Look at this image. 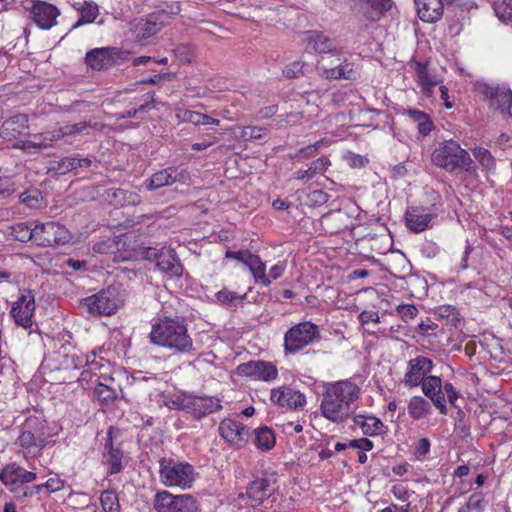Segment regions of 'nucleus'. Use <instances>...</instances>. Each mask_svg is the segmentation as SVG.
<instances>
[{
    "instance_id": "1",
    "label": "nucleus",
    "mask_w": 512,
    "mask_h": 512,
    "mask_svg": "<svg viewBox=\"0 0 512 512\" xmlns=\"http://www.w3.org/2000/svg\"><path fill=\"white\" fill-rule=\"evenodd\" d=\"M359 396L360 388L349 380L327 384L320 404L322 416L333 423L344 422L354 414Z\"/></svg>"
},
{
    "instance_id": "2",
    "label": "nucleus",
    "mask_w": 512,
    "mask_h": 512,
    "mask_svg": "<svg viewBox=\"0 0 512 512\" xmlns=\"http://www.w3.org/2000/svg\"><path fill=\"white\" fill-rule=\"evenodd\" d=\"M149 339L154 345L171 350L175 354H194L195 351L186 321L179 316L156 318Z\"/></svg>"
},
{
    "instance_id": "3",
    "label": "nucleus",
    "mask_w": 512,
    "mask_h": 512,
    "mask_svg": "<svg viewBox=\"0 0 512 512\" xmlns=\"http://www.w3.org/2000/svg\"><path fill=\"white\" fill-rule=\"evenodd\" d=\"M431 161L449 173L468 172L473 164L469 153L453 139L439 143L432 152Z\"/></svg>"
},
{
    "instance_id": "4",
    "label": "nucleus",
    "mask_w": 512,
    "mask_h": 512,
    "mask_svg": "<svg viewBox=\"0 0 512 512\" xmlns=\"http://www.w3.org/2000/svg\"><path fill=\"white\" fill-rule=\"evenodd\" d=\"M159 476L161 482L167 487L190 488L195 480L194 467L187 462H180L171 458L159 460Z\"/></svg>"
},
{
    "instance_id": "5",
    "label": "nucleus",
    "mask_w": 512,
    "mask_h": 512,
    "mask_svg": "<svg viewBox=\"0 0 512 512\" xmlns=\"http://www.w3.org/2000/svg\"><path fill=\"white\" fill-rule=\"evenodd\" d=\"M155 512H200L199 502L190 494L173 495L167 490L158 491L152 500Z\"/></svg>"
},
{
    "instance_id": "6",
    "label": "nucleus",
    "mask_w": 512,
    "mask_h": 512,
    "mask_svg": "<svg viewBox=\"0 0 512 512\" xmlns=\"http://www.w3.org/2000/svg\"><path fill=\"white\" fill-rule=\"evenodd\" d=\"M36 478V473L27 471L16 462L9 463L0 470V482L8 488L16 498L32 496V492L22 490L20 486L31 483Z\"/></svg>"
},
{
    "instance_id": "7",
    "label": "nucleus",
    "mask_w": 512,
    "mask_h": 512,
    "mask_svg": "<svg viewBox=\"0 0 512 512\" xmlns=\"http://www.w3.org/2000/svg\"><path fill=\"white\" fill-rule=\"evenodd\" d=\"M341 52L336 49L328 54L319 56L316 68L318 73L330 80L351 79L353 68L349 63H344Z\"/></svg>"
},
{
    "instance_id": "8",
    "label": "nucleus",
    "mask_w": 512,
    "mask_h": 512,
    "mask_svg": "<svg viewBox=\"0 0 512 512\" xmlns=\"http://www.w3.org/2000/svg\"><path fill=\"white\" fill-rule=\"evenodd\" d=\"M477 91L488 102L490 108L498 110L504 117L511 118L512 91L505 86H491L478 83Z\"/></svg>"
},
{
    "instance_id": "9",
    "label": "nucleus",
    "mask_w": 512,
    "mask_h": 512,
    "mask_svg": "<svg viewBox=\"0 0 512 512\" xmlns=\"http://www.w3.org/2000/svg\"><path fill=\"white\" fill-rule=\"evenodd\" d=\"M318 336L317 325L311 322H302L291 327L284 336V349L286 353L294 354L313 342Z\"/></svg>"
},
{
    "instance_id": "10",
    "label": "nucleus",
    "mask_w": 512,
    "mask_h": 512,
    "mask_svg": "<svg viewBox=\"0 0 512 512\" xmlns=\"http://www.w3.org/2000/svg\"><path fill=\"white\" fill-rule=\"evenodd\" d=\"M70 233L56 222L38 223L34 226V243L42 247H51L69 242Z\"/></svg>"
},
{
    "instance_id": "11",
    "label": "nucleus",
    "mask_w": 512,
    "mask_h": 512,
    "mask_svg": "<svg viewBox=\"0 0 512 512\" xmlns=\"http://www.w3.org/2000/svg\"><path fill=\"white\" fill-rule=\"evenodd\" d=\"M277 489L276 475L263 473L261 476L254 477L249 483L246 493H240L239 498L247 497L253 506H259L273 495Z\"/></svg>"
},
{
    "instance_id": "12",
    "label": "nucleus",
    "mask_w": 512,
    "mask_h": 512,
    "mask_svg": "<svg viewBox=\"0 0 512 512\" xmlns=\"http://www.w3.org/2000/svg\"><path fill=\"white\" fill-rule=\"evenodd\" d=\"M170 16L164 10H158L132 24L131 31L138 41L148 39L157 34L168 24Z\"/></svg>"
},
{
    "instance_id": "13",
    "label": "nucleus",
    "mask_w": 512,
    "mask_h": 512,
    "mask_svg": "<svg viewBox=\"0 0 512 512\" xmlns=\"http://www.w3.org/2000/svg\"><path fill=\"white\" fill-rule=\"evenodd\" d=\"M36 309L35 297L31 290L21 291L17 301L12 303L10 315L16 325L30 329L33 325V316Z\"/></svg>"
},
{
    "instance_id": "14",
    "label": "nucleus",
    "mask_w": 512,
    "mask_h": 512,
    "mask_svg": "<svg viewBox=\"0 0 512 512\" xmlns=\"http://www.w3.org/2000/svg\"><path fill=\"white\" fill-rule=\"evenodd\" d=\"M237 373L241 376L250 377L255 380L272 381L278 376V370L271 362L249 361L237 367Z\"/></svg>"
},
{
    "instance_id": "15",
    "label": "nucleus",
    "mask_w": 512,
    "mask_h": 512,
    "mask_svg": "<svg viewBox=\"0 0 512 512\" xmlns=\"http://www.w3.org/2000/svg\"><path fill=\"white\" fill-rule=\"evenodd\" d=\"M218 431L225 441L238 448L245 446L249 439V429L233 419L222 420Z\"/></svg>"
},
{
    "instance_id": "16",
    "label": "nucleus",
    "mask_w": 512,
    "mask_h": 512,
    "mask_svg": "<svg viewBox=\"0 0 512 512\" xmlns=\"http://www.w3.org/2000/svg\"><path fill=\"white\" fill-rule=\"evenodd\" d=\"M433 362L424 356H417L408 361V369L404 376L403 383L407 387H416L425 380L426 375L431 372Z\"/></svg>"
},
{
    "instance_id": "17",
    "label": "nucleus",
    "mask_w": 512,
    "mask_h": 512,
    "mask_svg": "<svg viewBox=\"0 0 512 512\" xmlns=\"http://www.w3.org/2000/svg\"><path fill=\"white\" fill-rule=\"evenodd\" d=\"M271 401L281 407L299 409L306 404V397L303 393L295 391L288 386L272 389Z\"/></svg>"
},
{
    "instance_id": "18",
    "label": "nucleus",
    "mask_w": 512,
    "mask_h": 512,
    "mask_svg": "<svg viewBox=\"0 0 512 512\" xmlns=\"http://www.w3.org/2000/svg\"><path fill=\"white\" fill-rule=\"evenodd\" d=\"M187 176L188 173L185 170L177 171L176 168L169 167L154 173L144 182V186L152 191L172 185L177 181H184Z\"/></svg>"
},
{
    "instance_id": "19",
    "label": "nucleus",
    "mask_w": 512,
    "mask_h": 512,
    "mask_svg": "<svg viewBox=\"0 0 512 512\" xmlns=\"http://www.w3.org/2000/svg\"><path fill=\"white\" fill-rule=\"evenodd\" d=\"M420 384L423 393L433 402L440 414L446 415L447 407L441 379L437 376H428Z\"/></svg>"
},
{
    "instance_id": "20",
    "label": "nucleus",
    "mask_w": 512,
    "mask_h": 512,
    "mask_svg": "<svg viewBox=\"0 0 512 512\" xmlns=\"http://www.w3.org/2000/svg\"><path fill=\"white\" fill-rule=\"evenodd\" d=\"M435 215L427 208L410 207L405 213V221L408 229L415 233L425 231L430 227Z\"/></svg>"
},
{
    "instance_id": "21",
    "label": "nucleus",
    "mask_w": 512,
    "mask_h": 512,
    "mask_svg": "<svg viewBox=\"0 0 512 512\" xmlns=\"http://www.w3.org/2000/svg\"><path fill=\"white\" fill-rule=\"evenodd\" d=\"M65 134L63 132V128L61 127L58 130H54L51 132H46L43 134L34 135L33 141H19L13 144L14 148L21 149L27 153L37 152L41 149L47 148L51 142L57 141L64 137Z\"/></svg>"
},
{
    "instance_id": "22",
    "label": "nucleus",
    "mask_w": 512,
    "mask_h": 512,
    "mask_svg": "<svg viewBox=\"0 0 512 512\" xmlns=\"http://www.w3.org/2000/svg\"><path fill=\"white\" fill-rule=\"evenodd\" d=\"M60 12L56 6L38 1L32 7L34 22L42 29H50L56 24V18Z\"/></svg>"
},
{
    "instance_id": "23",
    "label": "nucleus",
    "mask_w": 512,
    "mask_h": 512,
    "mask_svg": "<svg viewBox=\"0 0 512 512\" xmlns=\"http://www.w3.org/2000/svg\"><path fill=\"white\" fill-rule=\"evenodd\" d=\"M16 443L20 447L19 453L22 454L25 459L39 456L46 446L45 438L36 437L31 431H22Z\"/></svg>"
},
{
    "instance_id": "24",
    "label": "nucleus",
    "mask_w": 512,
    "mask_h": 512,
    "mask_svg": "<svg viewBox=\"0 0 512 512\" xmlns=\"http://www.w3.org/2000/svg\"><path fill=\"white\" fill-rule=\"evenodd\" d=\"M82 305L92 315H111L116 310V303L105 293H97L85 298Z\"/></svg>"
},
{
    "instance_id": "25",
    "label": "nucleus",
    "mask_w": 512,
    "mask_h": 512,
    "mask_svg": "<svg viewBox=\"0 0 512 512\" xmlns=\"http://www.w3.org/2000/svg\"><path fill=\"white\" fill-rule=\"evenodd\" d=\"M159 256L156 266L161 272L169 277H180L183 274L184 268L174 249L162 247V254Z\"/></svg>"
},
{
    "instance_id": "26",
    "label": "nucleus",
    "mask_w": 512,
    "mask_h": 512,
    "mask_svg": "<svg viewBox=\"0 0 512 512\" xmlns=\"http://www.w3.org/2000/svg\"><path fill=\"white\" fill-rule=\"evenodd\" d=\"M418 17L427 23H435L441 19L444 6L441 0H415Z\"/></svg>"
},
{
    "instance_id": "27",
    "label": "nucleus",
    "mask_w": 512,
    "mask_h": 512,
    "mask_svg": "<svg viewBox=\"0 0 512 512\" xmlns=\"http://www.w3.org/2000/svg\"><path fill=\"white\" fill-rule=\"evenodd\" d=\"M28 129V117L25 114L12 116L5 120L0 128V136L4 140H14Z\"/></svg>"
},
{
    "instance_id": "28",
    "label": "nucleus",
    "mask_w": 512,
    "mask_h": 512,
    "mask_svg": "<svg viewBox=\"0 0 512 512\" xmlns=\"http://www.w3.org/2000/svg\"><path fill=\"white\" fill-rule=\"evenodd\" d=\"M92 162L93 160L90 157H81L80 155L67 156L54 161L52 169L63 175L77 169H89Z\"/></svg>"
},
{
    "instance_id": "29",
    "label": "nucleus",
    "mask_w": 512,
    "mask_h": 512,
    "mask_svg": "<svg viewBox=\"0 0 512 512\" xmlns=\"http://www.w3.org/2000/svg\"><path fill=\"white\" fill-rule=\"evenodd\" d=\"M102 196L109 204L114 206H134L141 202V198L137 193L121 188L106 189Z\"/></svg>"
},
{
    "instance_id": "30",
    "label": "nucleus",
    "mask_w": 512,
    "mask_h": 512,
    "mask_svg": "<svg viewBox=\"0 0 512 512\" xmlns=\"http://www.w3.org/2000/svg\"><path fill=\"white\" fill-rule=\"evenodd\" d=\"M114 48H95L86 54V64L93 70H102L113 64Z\"/></svg>"
},
{
    "instance_id": "31",
    "label": "nucleus",
    "mask_w": 512,
    "mask_h": 512,
    "mask_svg": "<svg viewBox=\"0 0 512 512\" xmlns=\"http://www.w3.org/2000/svg\"><path fill=\"white\" fill-rule=\"evenodd\" d=\"M362 12L366 20H379L391 7V0H360Z\"/></svg>"
},
{
    "instance_id": "32",
    "label": "nucleus",
    "mask_w": 512,
    "mask_h": 512,
    "mask_svg": "<svg viewBox=\"0 0 512 512\" xmlns=\"http://www.w3.org/2000/svg\"><path fill=\"white\" fill-rule=\"evenodd\" d=\"M72 6L80 15L79 20L72 26V29H76L84 24L93 23L99 15V7L93 1L75 2Z\"/></svg>"
},
{
    "instance_id": "33",
    "label": "nucleus",
    "mask_w": 512,
    "mask_h": 512,
    "mask_svg": "<svg viewBox=\"0 0 512 512\" xmlns=\"http://www.w3.org/2000/svg\"><path fill=\"white\" fill-rule=\"evenodd\" d=\"M307 49L321 56L335 51L337 47L333 39H330L322 33H314L308 38Z\"/></svg>"
},
{
    "instance_id": "34",
    "label": "nucleus",
    "mask_w": 512,
    "mask_h": 512,
    "mask_svg": "<svg viewBox=\"0 0 512 512\" xmlns=\"http://www.w3.org/2000/svg\"><path fill=\"white\" fill-rule=\"evenodd\" d=\"M353 422L360 427L365 435L375 436L384 432L383 423L374 416L355 415Z\"/></svg>"
},
{
    "instance_id": "35",
    "label": "nucleus",
    "mask_w": 512,
    "mask_h": 512,
    "mask_svg": "<svg viewBox=\"0 0 512 512\" xmlns=\"http://www.w3.org/2000/svg\"><path fill=\"white\" fill-rule=\"evenodd\" d=\"M193 413L197 418L206 416L221 408L219 399L213 397H194Z\"/></svg>"
},
{
    "instance_id": "36",
    "label": "nucleus",
    "mask_w": 512,
    "mask_h": 512,
    "mask_svg": "<svg viewBox=\"0 0 512 512\" xmlns=\"http://www.w3.org/2000/svg\"><path fill=\"white\" fill-rule=\"evenodd\" d=\"M404 113L417 123V128L421 135L427 136L434 129L433 121L427 113L412 108L405 110Z\"/></svg>"
},
{
    "instance_id": "37",
    "label": "nucleus",
    "mask_w": 512,
    "mask_h": 512,
    "mask_svg": "<svg viewBox=\"0 0 512 512\" xmlns=\"http://www.w3.org/2000/svg\"><path fill=\"white\" fill-rule=\"evenodd\" d=\"M105 449L107 450V452L104 454V458L106 459V462L109 464V473H119L123 468V452L119 448L113 447L111 438H108L107 443L105 444Z\"/></svg>"
},
{
    "instance_id": "38",
    "label": "nucleus",
    "mask_w": 512,
    "mask_h": 512,
    "mask_svg": "<svg viewBox=\"0 0 512 512\" xmlns=\"http://www.w3.org/2000/svg\"><path fill=\"white\" fill-rule=\"evenodd\" d=\"M247 267L250 270L251 274L253 275L256 283L262 284L265 287L271 284V280L266 275L265 263L262 262L258 255H252L247 264Z\"/></svg>"
},
{
    "instance_id": "39",
    "label": "nucleus",
    "mask_w": 512,
    "mask_h": 512,
    "mask_svg": "<svg viewBox=\"0 0 512 512\" xmlns=\"http://www.w3.org/2000/svg\"><path fill=\"white\" fill-rule=\"evenodd\" d=\"M329 165H330V160L327 157L322 156V157L314 160L313 162H311L308 169L297 171L296 179L309 181L316 174L324 173L327 170Z\"/></svg>"
},
{
    "instance_id": "40",
    "label": "nucleus",
    "mask_w": 512,
    "mask_h": 512,
    "mask_svg": "<svg viewBox=\"0 0 512 512\" xmlns=\"http://www.w3.org/2000/svg\"><path fill=\"white\" fill-rule=\"evenodd\" d=\"M408 413L414 420H420L431 413V405L422 396H414L409 401Z\"/></svg>"
},
{
    "instance_id": "41",
    "label": "nucleus",
    "mask_w": 512,
    "mask_h": 512,
    "mask_svg": "<svg viewBox=\"0 0 512 512\" xmlns=\"http://www.w3.org/2000/svg\"><path fill=\"white\" fill-rule=\"evenodd\" d=\"M254 444L263 451L272 449L275 445V435L268 427H260L255 431Z\"/></svg>"
},
{
    "instance_id": "42",
    "label": "nucleus",
    "mask_w": 512,
    "mask_h": 512,
    "mask_svg": "<svg viewBox=\"0 0 512 512\" xmlns=\"http://www.w3.org/2000/svg\"><path fill=\"white\" fill-rule=\"evenodd\" d=\"M414 70L420 85H438L441 82L436 75L429 71L427 63L416 61L414 63Z\"/></svg>"
},
{
    "instance_id": "43",
    "label": "nucleus",
    "mask_w": 512,
    "mask_h": 512,
    "mask_svg": "<svg viewBox=\"0 0 512 512\" xmlns=\"http://www.w3.org/2000/svg\"><path fill=\"white\" fill-rule=\"evenodd\" d=\"M238 137L243 141H252L262 139L268 132L267 127L260 126H242L239 127Z\"/></svg>"
},
{
    "instance_id": "44",
    "label": "nucleus",
    "mask_w": 512,
    "mask_h": 512,
    "mask_svg": "<svg viewBox=\"0 0 512 512\" xmlns=\"http://www.w3.org/2000/svg\"><path fill=\"white\" fill-rule=\"evenodd\" d=\"M103 127H104V125L99 122L92 123L91 121H88V122L83 121V122H79V123H75V124H69L62 128H63V132H64L65 136H70V135L80 134V133L84 132L87 128H91L93 130H101Z\"/></svg>"
},
{
    "instance_id": "45",
    "label": "nucleus",
    "mask_w": 512,
    "mask_h": 512,
    "mask_svg": "<svg viewBox=\"0 0 512 512\" xmlns=\"http://www.w3.org/2000/svg\"><path fill=\"white\" fill-rule=\"evenodd\" d=\"M100 503L104 512H120L118 496L114 491H103L100 496Z\"/></svg>"
},
{
    "instance_id": "46",
    "label": "nucleus",
    "mask_w": 512,
    "mask_h": 512,
    "mask_svg": "<svg viewBox=\"0 0 512 512\" xmlns=\"http://www.w3.org/2000/svg\"><path fill=\"white\" fill-rule=\"evenodd\" d=\"M472 152L475 159L480 163V165L484 169L490 171L495 168L496 160L489 150L482 147H476L473 149Z\"/></svg>"
},
{
    "instance_id": "47",
    "label": "nucleus",
    "mask_w": 512,
    "mask_h": 512,
    "mask_svg": "<svg viewBox=\"0 0 512 512\" xmlns=\"http://www.w3.org/2000/svg\"><path fill=\"white\" fill-rule=\"evenodd\" d=\"M12 235L20 242H34V227L27 223H17L12 227Z\"/></svg>"
},
{
    "instance_id": "48",
    "label": "nucleus",
    "mask_w": 512,
    "mask_h": 512,
    "mask_svg": "<svg viewBox=\"0 0 512 512\" xmlns=\"http://www.w3.org/2000/svg\"><path fill=\"white\" fill-rule=\"evenodd\" d=\"M497 17L502 22L512 21V0H498L494 4Z\"/></svg>"
},
{
    "instance_id": "49",
    "label": "nucleus",
    "mask_w": 512,
    "mask_h": 512,
    "mask_svg": "<svg viewBox=\"0 0 512 512\" xmlns=\"http://www.w3.org/2000/svg\"><path fill=\"white\" fill-rule=\"evenodd\" d=\"M472 512H484L487 501L482 492L473 493L465 504Z\"/></svg>"
},
{
    "instance_id": "50",
    "label": "nucleus",
    "mask_w": 512,
    "mask_h": 512,
    "mask_svg": "<svg viewBox=\"0 0 512 512\" xmlns=\"http://www.w3.org/2000/svg\"><path fill=\"white\" fill-rule=\"evenodd\" d=\"M94 392L98 399L104 404H109L113 402L117 397L115 390L111 389L110 387L102 383H99L96 386Z\"/></svg>"
},
{
    "instance_id": "51",
    "label": "nucleus",
    "mask_w": 512,
    "mask_h": 512,
    "mask_svg": "<svg viewBox=\"0 0 512 512\" xmlns=\"http://www.w3.org/2000/svg\"><path fill=\"white\" fill-rule=\"evenodd\" d=\"M304 68L305 63L301 61H294L284 68L283 74L286 78H297L304 74Z\"/></svg>"
},
{
    "instance_id": "52",
    "label": "nucleus",
    "mask_w": 512,
    "mask_h": 512,
    "mask_svg": "<svg viewBox=\"0 0 512 512\" xmlns=\"http://www.w3.org/2000/svg\"><path fill=\"white\" fill-rule=\"evenodd\" d=\"M215 296H216V299L218 302H220L222 304H226V305H232L236 301L242 299L241 296L237 295L235 292L230 291L226 288L217 292Z\"/></svg>"
},
{
    "instance_id": "53",
    "label": "nucleus",
    "mask_w": 512,
    "mask_h": 512,
    "mask_svg": "<svg viewBox=\"0 0 512 512\" xmlns=\"http://www.w3.org/2000/svg\"><path fill=\"white\" fill-rule=\"evenodd\" d=\"M321 145H322V141H318L314 144L303 147L295 153L294 157L298 158V159L311 158L317 153V151L319 150Z\"/></svg>"
},
{
    "instance_id": "54",
    "label": "nucleus",
    "mask_w": 512,
    "mask_h": 512,
    "mask_svg": "<svg viewBox=\"0 0 512 512\" xmlns=\"http://www.w3.org/2000/svg\"><path fill=\"white\" fill-rule=\"evenodd\" d=\"M174 53L178 60L182 63H189L192 61L193 58V51L192 49L187 45H178L174 49Z\"/></svg>"
},
{
    "instance_id": "55",
    "label": "nucleus",
    "mask_w": 512,
    "mask_h": 512,
    "mask_svg": "<svg viewBox=\"0 0 512 512\" xmlns=\"http://www.w3.org/2000/svg\"><path fill=\"white\" fill-rule=\"evenodd\" d=\"M181 117L183 121L194 125H203L204 120L206 119L205 114L191 110H184Z\"/></svg>"
},
{
    "instance_id": "56",
    "label": "nucleus",
    "mask_w": 512,
    "mask_h": 512,
    "mask_svg": "<svg viewBox=\"0 0 512 512\" xmlns=\"http://www.w3.org/2000/svg\"><path fill=\"white\" fill-rule=\"evenodd\" d=\"M252 253L248 250H240V251H231L227 250L225 253L226 258L235 259L238 262H241L247 266L250 258L252 257Z\"/></svg>"
},
{
    "instance_id": "57",
    "label": "nucleus",
    "mask_w": 512,
    "mask_h": 512,
    "mask_svg": "<svg viewBox=\"0 0 512 512\" xmlns=\"http://www.w3.org/2000/svg\"><path fill=\"white\" fill-rule=\"evenodd\" d=\"M397 313L404 321H408L416 317L418 309L414 305L402 304L397 307Z\"/></svg>"
},
{
    "instance_id": "58",
    "label": "nucleus",
    "mask_w": 512,
    "mask_h": 512,
    "mask_svg": "<svg viewBox=\"0 0 512 512\" xmlns=\"http://www.w3.org/2000/svg\"><path fill=\"white\" fill-rule=\"evenodd\" d=\"M42 487H45L50 492H57L63 489L64 481L59 478H49L45 484L37 485L35 489L39 492Z\"/></svg>"
},
{
    "instance_id": "59",
    "label": "nucleus",
    "mask_w": 512,
    "mask_h": 512,
    "mask_svg": "<svg viewBox=\"0 0 512 512\" xmlns=\"http://www.w3.org/2000/svg\"><path fill=\"white\" fill-rule=\"evenodd\" d=\"M349 448L360 449L361 451H370L373 449V442L367 438L353 439L348 442Z\"/></svg>"
},
{
    "instance_id": "60",
    "label": "nucleus",
    "mask_w": 512,
    "mask_h": 512,
    "mask_svg": "<svg viewBox=\"0 0 512 512\" xmlns=\"http://www.w3.org/2000/svg\"><path fill=\"white\" fill-rule=\"evenodd\" d=\"M193 398L192 396L177 397L172 400V407L176 409H191L193 411Z\"/></svg>"
},
{
    "instance_id": "61",
    "label": "nucleus",
    "mask_w": 512,
    "mask_h": 512,
    "mask_svg": "<svg viewBox=\"0 0 512 512\" xmlns=\"http://www.w3.org/2000/svg\"><path fill=\"white\" fill-rule=\"evenodd\" d=\"M39 191L34 190L33 192H23L20 195V199L23 203H26L29 207H35L38 203Z\"/></svg>"
},
{
    "instance_id": "62",
    "label": "nucleus",
    "mask_w": 512,
    "mask_h": 512,
    "mask_svg": "<svg viewBox=\"0 0 512 512\" xmlns=\"http://www.w3.org/2000/svg\"><path fill=\"white\" fill-rule=\"evenodd\" d=\"M430 451V441L428 438H421L415 447V456L424 457Z\"/></svg>"
},
{
    "instance_id": "63",
    "label": "nucleus",
    "mask_w": 512,
    "mask_h": 512,
    "mask_svg": "<svg viewBox=\"0 0 512 512\" xmlns=\"http://www.w3.org/2000/svg\"><path fill=\"white\" fill-rule=\"evenodd\" d=\"M359 321L362 324H367L369 322L379 323L380 322V318H379L378 312L364 310L359 315Z\"/></svg>"
},
{
    "instance_id": "64",
    "label": "nucleus",
    "mask_w": 512,
    "mask_h": 512,
    "mask_svg": "<svg viewBox=\"0 0 512 512\" xmlns=\"http://www.w3.org/2000/svg\"><path fill=\"white\" fill-rule=\"evenodd\" d=\"M160 254H162V248L157 249L154 247H145L142 251V256L146 260H154L156 263L160 258Z\"/></svg>"
}]
</instances>
